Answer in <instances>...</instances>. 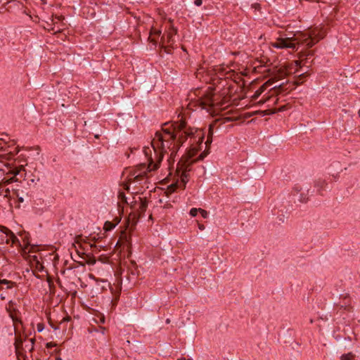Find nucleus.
<instances>
[{"label":"nucleus","instance_id":"nucleus-21","mask_svg":"<svg viewBox=\"0 0 360 360\" xmlns=\"http://www.w3.org/2000/svg\"><path fill=\"white\" fill-rule=\"evenodd\" d=\"M183 188H185L186 183L188 181V174L186 172H184L181 176Z\"/></svg>","mask_w":360,"mask_h":360},{"label":"nucleus","instance_id":"nucleus-31","mask_svg":"<svg viewBox=\"0 0 360 360\" xmlns=\"http://www.w3.org/2000/svg\"><path fill=\"white\" fill-rule=\"evenodd\" d=\"M199 212L204 219L207 218L209 214L206 210L200 208Z\"/></svg>","mask_w":360,"mask_h":360},{"label":"nucleus","instance_id":"nucleus-24","mask_svg":"<svg viewBox=\"0 0 360 360\" xmlns=\"http://www.w3.org/2000/svg\"><path fill=\"white\" fill-rule=\"evenodd\" d=\"M36 270L39 271H43L44 269V266L43 264L40 262V261L37 262L36 264H34V266Z\"/></svg>","mask_w":360,"mask_h":360},{"label":"nucleus","instance_id":"nucleus-55","mask_svg":"<svg viewBox=\"0 0 360 360\" xmlns=\"http://www.w3.org/2000/svg\"><path fill=\"white\" fill-rule=\"evenodd\" d=\"M187 360H193L192 359H188Z\"/></svg>","mask_w":360,"mask_h":360},{"label":"nucleus","instance_id":"nucleus-32","mask_svg":"<svg viewBox=\"0 0 360 360\" xmlns=\"http://www.w3.org/2000/svg\"><path fill=\"white\" fill-rule=\"evenodd\" d=\"M37 329L39 333L43 331V330L44 329V324L43 323H37Z\"/></svg>","mask_w":360,"mask_h":360},{"label":"nucleus","instance_id":"nucleus-41","mask_svg":"<svg viewBox=\"0 0 360 360\" xmlns=\"http://www.w3.org/2000/svg\"><path fill=\"white\" fill-rule=\"evenodd\" d=\"M50 325L51 326V328L53 329V330H58V326H56L55 325H53V323H50Z\"/></svg>","mask_w":360,"mask_h":360},{"label":"nucleus","instance_id":"nucleus-4","mask_svg":"<svg viewBox=\"0 0 360 360\" xmlns=\"http://www.w3.org/2000/svg\"><path fill=\"white\" fill-rule=\"evenodd\" d=\"M24 245H22L18 238L8 229L2 226L0 229V245L10 244L11 245H18V248H41L38 245H31L29 236L26 234L22 237Z\"/></svg>","mask_w":360,"mask_h":360},{"label":"nucleus","instance_id":"nucleus-15","mask_svg":"<svg viewBox=\"0 0 360 360\" xmlns=\"http://www.w3.org/2000/svg\"><path fill=\"white\" fill-rule=\"evenodd\" d=\"M1 151H5V150L3 149V148H0V152H1ZM18 152H19V149L18 148H15L14 151H9L6 153H0V156H2L7 160H10V159L13 158V157L15 155H17L18 153Z\"/></svg>","mask_w":360,"mask_h":360},{"label":"nucleus","instance_id":"nucleus-36","mask_svg":"<svg viewBox=\"0 0 360 360\" xmlns=\"http://www.w3.org/2000/svg\"><path fill=\"white\" fill-rule=\"evenodd\" d=\"M272 46L276 49H281V44L279 42L278 38L277 39L276 41L272 44Z\"/></svg>","mask_w":360,"mask_h":360},{"label":"nucleus","instance_id":"nucleus-23","mask_svg":"<svg viewBox=\"0 0 360 360\" xmlns=\"http://www.w3.org/2000/svg\"><path fill=\"white\" fill-rule=\"evenodd\" d=\"M179 187V184L177 183L176 184H172L167 187V192L172 193H174L176 188Z\"/></svg>","mask_w":360,"mask_h":360},{"label":"nucleus","instance_id":"nucleus-8","mask_svg":"<svg viewBox=\"0 0 360 360\" xmlns=\"http://www.w3.org/2000/svg\"><path fill=\"white\" fill-rule=\"evenodd\" d=\"M105 251L111 250L110 252L100 256L101 261L103 263L115 264L121 259L122 249H103Z\"/></svg>","mask_w":360,"mask_h":360},{"label":"nucleus","instance_id":"nucleus-54","mask_svg":"<svg viewBox=\"0 0 360 360\" xmlns=\"http://www.w3.org/2000/svg\"><path fill=\"white\" fill-rule=\"evenodd\" d=\"M46 347H49V343H47L46 344Z\"/></svg>","mask_w":360,"mask_h":360},{"label":"nucleus","instance_id":"nucleus-18","mask_svg":"<svg viewBox=\"0 0 360 360\" xmlns=\"http://www.w3.org/2000/svg\"><path fill=\"white\" fill-rule=\"evenodd\" d=\"M121 240H124L120 245L127 246V248H131L132 243L131 242L130 236H128L126 233L122 236Z\"/></svg>","mask_w":360,"mask_h":360},{"label":"nucleus","instance_id":"nucleus-44","mask_svg":"<svg viewBox=\"0 0 360 360\" xmlns=\"http://www.w3.org/2000/svg\"><path fill=\"white\" fill-rule=\"evenodd\" d=\"M0 298H1L2 300H5V296H4L3 294H1V295H0Z\"/></svg>","mask_w":360,"mask_h":360},{"label":"nucleus","instance_id":"nucleus-11","mask_svg":"<svg viewBox=\"0 0 360 360\" xmlns=\"http://www.w3.org/2000/svg\"><path fill=\"white\" fill-rule=\"evenodd\" d=\"M18 252L23 256V257L27 260L31 265V267L33 268L34 264H36L39 262L38 257L35 255H32L30 253L35 252V249H18Z\"/></svg>","mask_w":360,"mask_h":360},{"label":"nucleus","instance_id":"nucleus-16","mask_svg":"<svg viewBox=\"0 0 360 360\" xmlns=\"http://www.w3.org/2000/svg\"><path fill=\"white\" fill-rule=\"evenodd\" d=\"M160 34H161L160 30L153 28L150 32L149 39L150 40V42L153 43L154 44H156L157 39L153 36L159 37Z\"/></svg>","mask_w":360,"mask_h":360},{"label":"nucleus","instance_id":"nucleus-48","mask_svg":"<svg viewBox=\"0 0 360 360\" xmlns=\"http://www.w3.org/2000/svg\"><path fill=\"white\" fill-rule=\"evenodd\" d=\"M56 360H63L60 357H57Z\"/></svg>","mask_w":360,"mask_h":360},{"label":"nucleus","instance_id":"nucleus-27","mask_svg":"<svg viewBox=\"0 0 360 360\" xmlns=\"http://www.w3.org/2000/svg\"><path fill=\"white\" fill-rule=\"evenodd\" d=\"M70 255H71L72 259L75 262L79 263V264L84 265L86 263V262H82V260L81 259V257H75V254L73 255L72 252H70Z\"/></svg>","mask_w":360,"mask_h":360},{"label":"nucleus","instance_id":"nucleus-28","mask_svg":"<svg viewBox=\"0 0 360 360\" xmlns=\"http://www.w3.org/2000/svg\"><path fill=\"white\" fill-rule=\"evenodd\" d=\"M115 225L110 221H106L104 225V227L107 231L112 229L113 228H115Z\"/></svg>","mask_w":360,"mask_h":360},{"label":"nucleus","instance_id":"nucleus-25","mask_svg":"<svg viewBox=\"0 0 360 360\" xmlns=\"http://www.w3.org/2000/svg\"><path fill=\"white\" fill-rule=\"evenodd\" d=\"M147 207H148L147 202L141 200V203H140V205H139V209H140L141 212H144L146 210Z\"/></svg>","mask_w":360,"mask_h":360},{"label":"nucleus","instance_id":"nucleus-45","mask_svg":"<svg viewBox=\"0 0 360 360\" xmlns=\"http://www.w3.org/2000/svg\"><path fill=\"white\" fill-rule=\"evenodd\" d=\"M304 75H305V74H304V73H302V74L300 75V77H304Z\"/></svg>","mask_w":360,"mask_h":360},{"label":"nucleus","instance_id":"nucleus-35","mask_svg":"<svg viewBox=\"0 0 360 360\" xmlns=\"http://www.w3.org/2000/svg\"><path fill=\"white\" fill-rule=\"evenodd\" d=\"M260 114L262 116H264L266 115H269L271 112H267L266 110L264 111H256L254 114Z\"/></svg>","mask_w":360,"mask_h":360},{"label":"nucleus","instance_id":"nucleus-51","mask_svg":"<svg viewBox=\"0 0 360 360\" xmlns=\"http://www.w3.org/2000/svg\"><path fill=\"white\" fill-rule=\"evenodd\" d=\"M33 274L37 278H39V276L36 275L34 272H33Z\"/></svg>","mask_w":360,"mask_h":360},{"label":"nucleus","instance_id":"nucleus-10","mask_svg":"<svg viewBox=\"0 0 360 360\" xmlns=\"http://www.w3.org/2000/svg\"><path fill=\"white\" fill-rule=\"evenodd\" d=\"M75 257H81L82 262H86L88 264H94L96 259L91 252H86V249H75Z\"/></svg>","mask_w":360,"mask_h":360},{"label":"nucleus","instance_id":"nucleus-43","mask_svg":"<svg viewBox=\"0 0 360 360\" xmlns=\"http://www.w3.org/2000/svg\"><path fill=\"white\" fill-rule=\"evenodd\" d=\"M20 10L22 11V13L23 14L28 15V13H27V11L25 9V7L23 8V9H20Z\"/></svg>","mask_w":360,"mask_h":360},{"label":"nucleus","instance_id":"nucleus-40","mask_svg":"<svg viewBox=\"0 0 360 360\" xmlns=\"http://www.w3.org/2000/svg\"><path fill=\"white\" fill-rule=\"evenodd\" d=\"M34 339L32 338L30 340V342H31V349L30 351L34 349Z\"/></svg>","mask_w":360,"mask_h":360},{"label":"nucleus","instance_id":"nucleus-46","mask_svg":"<svg viewBox=\"0 0 360 360\" xmlns=\"http://www.w3.org/2000/svg\"><path fill=\"white\" fill-rule=\"evenodd\" d=\"M118 245H119V241H117V243H116V245H115V247H114V248H117V246H118Z\"/></svg>","mask_w":360,"mask_h":360},{"label":"nucleus","instance_id":"nucleus-52","mask_svg":"<svg viewBox=\"0 0 360 360\" xmlns=\"http://www.w3.org/2000/svg\"><path fill=\"white\" fill-rule=\"evenodd\" d=\"M174 33L176 34V32H177V30L176 29H174Z\"/></svg>","mask_w":360,"mask_h":360},{"label":"nucleus","instance_id":"nucleus-29","mask_svg":"<svg viewBox=\"0 0 360 360\" xmlns=\"http://www.w3.org/2000/svg\"><path fill=\"white\" fill-rule=\"evenodd\" d=\"M6 4L8 5V7L6 8V10L8 12H13L14 8H18V6L15 4Z\"/></svg>","mask_w":360,"mask_h":360},{"label":"nucleus","instance_id":"nucleus-50","mask_svg":"<svg viewBox=\"0 0 360 360\" xmlns=\"http://www.w3.org/2000/svg\"><path fill=\"white\" fill-rule=\"evenodd\" d=\"M265 102V101H259L260 103H264Z\"/></svg>","mask_w":360,"mask_h":360},{"label":"nucleus","instance_id":"nucleus-37","mask_svg":"<svg viewBox=\"0 0 360 360\" xmlns=\"http://www.w3.org/2000/svg\"><path fill=\"white\" fill-rule=\"evenodd\" d=\"M9 195H10V189L5 188V191H4V194H2V195H4V197H8Z\"/></svg>","mask_w":360,"mask_h":360},{"label":"nucleus","instance_id":"nucleus-56","mask_svg":"<svg viewBox=\"0 0 360 360\" xmlns=\"http://www.w3.org/2000/svg\"><path fill=\"white\" fill-rule=\"evenodd\" d=\"M37 250H39L40 249H39V248H37Z\"/></svg>","mask_w":360,"mask_h":360},{"label":"nucleus","instance_id":"nucleus-33","mask_svg":"<svg viewBox=\"0 0 360 360\" xmlns=\"http://www.w3.org/2000/svg\"><path fill=\"white\" fill-rule=\"evenodd\" d=\"M22 340L16 339L15 342V346L16 349H18L20 348V347L22 346Z\"/></svg>","mask_w":360,"mask_h":360},{"label":"nucleus","instance_id":"nucleus-17","mask_svg":"<svg viewBox=\"0 0 360 360\" xmlns=\"http://www.w3.org/2000/svg\"><path fill=\"white\" fill-rule=\"evenodd\" d=\"M276 94H281L286 91H291L292 88L289 89V88L285 87L284 83H282L278 86H275L272 88Z\"/></svg>","mask_w":360,"mask_h":360},{"label":"nucleus","instance_id":"nucleus-5","mask_svg":"<svg viewBox=\"0 0 360 360\" xmlns=\"http://www.w3.org/2000/svg\"><path fill=\"white\" fill-rule=\"evenodd\" d=\"M6 169H1L4 174L6 176L12 175L13 179H16L15 182L21 183L26 179V170L23 165H14L13 164H6L4 165Z\"/></svg>","mask_w":360,"mask_h":360},{"label":"nucleus","instance_id":"nucleus-22","mask_svg":"<svg viewBox=\"0 0 360 360\" xmlns=\"http://www.w3.org/2000/svg\"><path fill=\"white\" fill-rule=\"evenodd\" d=\"M326 185V181L321 179L316 180L314 184V186L318 188H323Z\"/></svg>","mask_w":360,"mask_h":360},{"label":"nucleus","instance_id":"nucleus-20","mask_svg":"<svg viewBox=\"0 0 360 360\" xmlns=\"http://www.w3.org/2000/svg\"><path fill=\"white\" fill-rule=\"evenodd\" d=\"M2 285H6V289H10L13 288V286L15 285V283L6 279H3L0 280V290L2 289Z\"/></svg>","mask_w":360,"mask_h":360},{"label":"nucleus","instance_id":"nucleus-13","mask_svg":"<svg viewBox=\"0 0 360 360\" xmlns=\"http://www.w3.org/2000/svg\"><path fill=\"white\" fill-rule=\"evenodd\" d=\"M281 44V49H296V43L294 42L293 37L278 38Z\"/></svg>","mask_w":360,"mask_h":360},{"label":"nucleus","instance_id":"nucleus-3","mask_svg":"<svg viewBox=\"0 0 360 360\" xmlns=\"http://www.w3.org/2000/svg\"><path fill=\"white\" fill-rule=\"evenodd\" d=\"M197 102L200 107L208 111L215 107L220 108L224 104L220 95L215 94L211 87L198 95Z\"/></svg>","mask_w":360,"mask_h":360},{"label":"nucleus","instance_id":"nucleus-19","mask_svg":"<svg viewBox=\"0 0 360 360\" xmlns=\"http://www.w3.org/2000/svg\"><path fill=\"white\" fill-rule=\"evenodd\" d=\"M10 176V177L4 176L3 179H1V180H0V182L1 183L2 186H6L8 184L14 183L16 181V179H13L12 175Z\"/></svg>","mask_w":360,"mask_h":360},{"label":"nucleus","instance_id":"nucleus-38","mask_svg":"<svg viewBox=\"0 0 360 360\" xmlns=\"http://www.w3.org/2000/svg\"><path fill=\"white\" fill-rule=\"evenodd\" d=\"M202 4V0H195L194 4L197 6H200Z\"/></svg>","mask_w":360,"mask_h":360},{"label":"nucleus","instance_id":"nucleus-14","mask_svg":"<svg viewBox=\"0 0 360 360\" xmlns=\"http://www.w3.org/2000/svg\"><path fill=\"white\" fill-rule=\"evenodd\" d=\"M273 83L274 82L269 79L264 84H263L252 96V100H256L257 98H258L259 96L266 89V88L271 86Z\"/></svg>","mask_w":360,"mask_h":360},{"label":"nucleus","instance_id":"nucleus-30","mask_svg":"<svg viewBox=\"0 0 360 360\" xmlns=\"http://www.w3.org/2000/svg\"><path fill=\"white\" fill-rule=\"evenodd\" d=\"M199 210H200V208H192L191 210H190V214L192 216V217H195L197 214H198V212H199Z\"/></svg>","mask_w":360,"mask_h":360},{"label":"nucleus","instance_id":"nucleus-49","mask_svg":"<svg viewBox=\"0 0 360 360\" xmlns=\"http://www.w3.org/2000/svg\"><path fill=\"white\" fill-rule=\"evenodd\" d=\"M172 37V34H169V39H170Z\"/></svg>","mask_w":360,"mask_h":360},{"label":"nucleus","instance_id":"nucleus-9","mask_svg":"<svg viewBox=\"0 0 360 360\" xmlns=\"http://www.w3.org/2000/svg\"><path fill=\"white\" fill-rule=\"evenodd\" d=\"M75 257H81L82 262H86L88 264H94L96 259L91 252H86V249H75Z\"/></svg>","mask_w":360,"mask_h":360},{"label":"nucleus","instance_id":"nucleus-12","mask_svg":"<svg viewBox=\"0 0 360 360\" xmlns=\"http://www.w3.org/2000/svg\"><path fill=\"white\" fill-rule=\"evenodd\" d=\"M212 135H213V129L212 128V126L210 125V127H209V132H208V134H207V141L205 142V145H206V148L205 150L201 153L200 154V155L198 156V160H202L209 153V150H208V146L212 143Z\"/></svg>","mask_w":360,"mask_h":360},{"label":"nucleus","instance_id":"nucleus-42","mask_svg":"<svg viewBox=\"0 0 360 360\" xmlns=\"http://www.w3.org/2000/svg\"><path fill=\"white\" fill-rule=\"evenodd\" d=\"M313 56V52L312 51H309V53H307V57H311ZM308 58H306V60H307Z\"/></svg>","mask_w":360,"mask_h":360},{"label":"nucleus","instance_id":"nucleus-1","mask_svg":"<svg viewBox=\"0 0 360 360\" xmlns=\"http://www.w3.org/2000/svg\"><path fill=\"white\" fill-rule=\"evenodd\" d=\"M151 146L155 152V160L149 156L151 150L148 147L144 148V153L148 157V165L146 167V164L139 165V170L140 172L137 174V172H134L133 176L136 181H139L143 179L146 174V169L148 172L155 170L158 168L160 162L162 161L164 154L170 153L169 158H173L177 151L179 146L175 141V136L169 129H163L162 131H156L155 137L151 142Z\"/></svg>","mask_w":360,"mask_h":360},{"label":"nucleus","instance_id":"nucleus-53","mask_svg":"<svg viewBox=\"0 0 360 360\" xmlns=\"http://www.w3.org/2000/svg\"><path fill=\"white\" fill-rule=\"evenodd\" d=\"M359 116L360 117V110L358 112Z\"/></svg>","mask_w":360,"mask_h":360},{"label":"nucleus","instance_id":"nucleus-34","mask_svg":"<svg viewBox=\"0 0 360 360\" xmlns=\"http://www.w3.org/2000/svg\"><path fill=\"white\" fill-rule=\"evenodd\" d=\"M119 198H120L122 200V202H127V198L125 196V194L122 192L120 193H119Z\"/></svg>","mask_w":360,"mask_h":360},{"label":"nucleus","instance_id":"nucleus-39","mask_svg":"<svg viewBox=\"0 0 360 360\" xmlns=\"http://www.w3.org/2000/svg\"><path fill=\"white\" fill-rule=\"evenodd\" d=\"M5 186L1 185V183H0V195H2L4 194V191H5L4 188Z\"/></svg>","mask_w":360,"mask_h":360},{"label":"nucleus","instance_id":"nucleus-26","mask_svg":"<svg viewBox=\"0 0 360 360\" xmlns=\"http://www.w3.org/2000/svg\"><path fill=\"white\" fill-rule=\"evenodd\" d=\"M354 357V355L352 353H348L346 354H342L340 357L341 360H351L352 358Z\"/></svg>","mask_w":360,"mask_h":360},{"label":"nucleus","instance_id":"nucleus-7","mask_svg":"<svg viewBox=\"0 0 360 360\" xmlns=\"http://www.w3.org/2000/svg\"><path fill=\"white\" fill-rule=\"evenodd\" d=\"M76 245H79V248H85L86 245H89V248H106L104 245H96L95 244V237L91 236H77L75 238L74 243L72 244V248H77Z\"/></svg>","mask_w":360,"mask_h":360},{"label":"nucleus","instance_id":"nucleus-6","mask_svg":"<svg viewBox=\"0 0 360 360\" xmlns=\"http://www.w3.org/2000/svg\"><path fill=\"white\" fill-rule=\"evenodd\" d=\"M293 39L296 45L297 44H304L308 48H311L319 41L320 38H316L314 32H300L295 35Z\"/></svg>","mask_w":360,"mask_h":360},{"label":"nucleus","instance_id":"nucleus-47","mask_svg":"<svg viewBox=\"0 0 360 360\" xmlns=\"http://www.w3.org/2000/svg\"><path fill=\"white\" fill-rule=\"evenodd\" d=\"M18 200H19L20 202H22L23 201V198H19Z\"/></svg>","mask_w":360,"mask_h":360},{"label":"nucleus","instance_id":"nucleus-2","mask_svg":"<svg viewBox=\"0 0 360 360\" xmlns=\"http://www.w3.org/2000/svg\"><path fill=\"white\" fill-rule=\"evenodd\" d=\"M172 133L175 136V141L179 148L189 138L190 150L189 155L193 157L195 155L204 139V133L201 130L194 129L187 126L185 120L181 119L180 122H176L174 125Z\"/></svg>","mask_w":360,"mask_h":360}]
</instances>
